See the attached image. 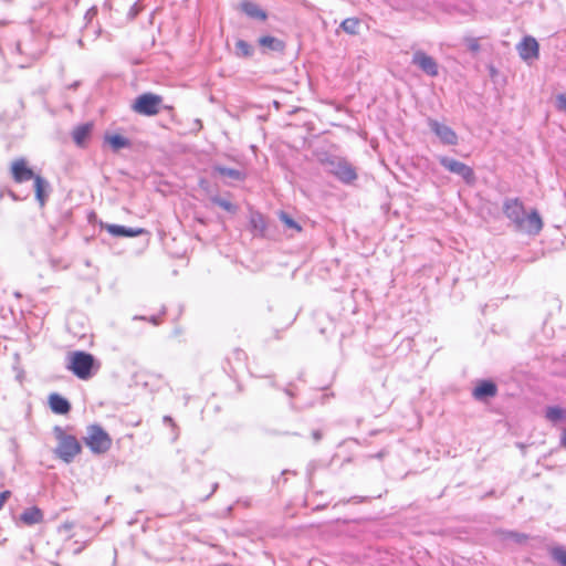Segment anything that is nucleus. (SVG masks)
<instances>
[{
    "mask_svg": "<svg viewBox=\"0 0 566 566\" xmlns=\"http://www.w3.org/2000/svg\"><path fill=\"white\" fill-rule=\"evenodd\" d=\"M503 212L518 231L536 235L543 228V221L538 212L533 210L526 214L523 203L517 198L505 199Z\"/></svg>",
    "mask_w": 566,
    "mask_h": 566,
    "instance_id": "1",
    "label": "nucleus"
},
{
    "mask_svg": "<svg viewBox=\"0 0 566 566\" xmlns=\"http://www.w3.org/2000/svg\"><path fill=\"white\" fill-rule=\"evenodd\" d=\"M95 358L85 352H72L67 356V369L80 379L86 380L94 375Z\"/></svg>",
    "mask_w": 566,
    "mask_h": 566,
    "instance_id": "2",
    "label": "nucleus"
},
{
    "mask_svg": "<svg viewBox=\"0 0 566 566\" xmlns=\"http://www.w3.org/2000/svg\"><path fill=\"white\" fill-rule=\"evenodd\" d=\"M53 431L57 440L56 455L66 463L72 462L82 451L78 440L74 436L66 434L61 427L56 426Z\"/></svg>",
    "mask_w": 566,
    "mask_h": 566,
    "instance_id": "3",
    "label": "nucleus"
},
{
    "mask_svg": "<svg viewBox=\"0 0 566 566\" xmlns=\"http://www.w3.org/2000/svg\"><path fill=\"white\" fill-rule=\"evenodd\" d=\"M84 443L95 454H103L112 447V438L98 424H91L86 428V434L83 438Z\"/></svg>",
    "mask_w": 566,
    "mask_h": 566,
    "instance_id": "4",
    "label": "nucleus"
},
{
    "mask_svg": "<svg viewBox=\"0 0 566 566\" xmlns=\"http://www.w3.org/2000/svg\"><path fill=\"white\" fill-rule=\"evenodd\" d=\"M327 171L334 175L338 180L350 184L357 179V174L353 165L340 157H329L325 161Z\"/></svg>",
    "mask_w": 566,
    "mask_h": 566,
    "instance_id": "5",
    "label": "nucleus"
},
{
    "mask_svg": "<svg viewBox=\"0 0 566 566\" xmlns=\"http://www.w3.org/2000/svg\"><path fill=\"white\" fill-rule=\"evenodd\" d=\"M163 103V97L153 93H145L139 95L132 108L135 113L145 116H154L157 115L160 111V106Z\"/></svg>",
    "mask_w": 566,
    "mask_h": 566,
    "instance_id": "6",
    "label": "nucleus"
},
{
    "mask_svg": "<svg viewBox=\"0 0 566 566\" xmlns=\"http://www.w3.org/2000/svg\"><path fill=\"white\" fill-rule=\"evenodd\" d=\"M439 163L443 166L448 171L460 176L467 184L472 185L475 181V175L473 169L461 163L457 159L441 156L439 157Z\"/></svg>",
    "mask_w": 566,
    "mask_h": 566,
    "instance_id": "7",
    "label": "nucleus"
},
{
    "mask_svg": "<svg viewBox=\"0 0 566 566\" xmlns=\"http://www.w3.org/2000/svg\"><path fill=\"white\" fill-rule=\"evenodd\" d=\"M516 50L520 57L527 63L537 60L539 56L538 42L531 35L524 36L523 40L516 45Z\"/></svg>",
    "mask_w": 566,
    "mask_h": 566,
    "instance_id": "8",
    "label": "nucleus"
},
{
    "mask_svg": "<svg viewBox=\"0 0 566 566\" xmlns=\"http://www.w3.org/2000/svg\"><path fill=\"white\" fill-rule=\"evenodd\" d=\"M428 126L436 134V136L443 143L444 145L454 146L458 144V136L455 132L447 126L446 124L439 123L436 119L429 118Z\"/></svg>",
    "mask_w": 566,
    "mask_h": 566,
    "instance_id": "9",
    "label": "nucleus"
},
{
    "mask_svg": "<svg viewBox=\"0 0 566 566\" xmlns=\"http://www.w3.org/2000/svg\"><path fill=\"white\" fill-rule=\"evenodd\" d=\"M412 64L417 65L422 72L429 76H438L439 66L436 60L423 51H416L412 55Z\"/></svg>",
    "mask_w": 566,
    "mask_h": 566,
    "instance_id": "10",
    "label": "nucleus"
},
{
    "mask_svg": "<svg viewBox=\"0 0 566 566\" xmlns=\"http://www.w3.org/2000/svg\"><path fill=\"white\" fill-rule=\"evenodd\" d=\"M11 175L15 182L22 184L34 179L38 175H34L31 168L28 167V163L24 158H19L11 164Z\"/></svg>",
    "mask_w": 566,
    "mask_h": 566,
    "instance_id": "11",
    "label": "nucleus"
},
{
    "mask_svg": "<svg viewBox=\"0 0 566 566\" xmlns=\"http://www.w3.org/2000/svg\"><path fill=\"white\" fill-rule=\"evenodd\" d=\"M249 223L251 231L254 235L264 237L268 228V222L265 217L258 212V211H251L249 217Z\"/></svg>",
    "mask_w": 566,
    "mask_h": 566,
    "instance_id": "12",
    "label": "nucleus"
},
{
    "mask_svg": "<svg viewBox=\"0 0 566 566\" xmlns=\"http://www.w3.org/2000/svg\"><path fill=\"white\" fill-rule=\"evenodd\" d=\"M103 228H105L107 230V232L109 234H112L113 237L133 238V237H138L142 233H144L143 229L127 228V227L118 226V224H105V226H103Z\"/></svg>",
    "mask_w": 566,
    "mask_h": 566,
    "instance_id": "13",
    "label": "nucleus"
},
{
    "mask_svg": "<svg viewBox=\"0 0 566 566\" xmlns=\"http://www.w3.org/2000/svg\"><path fill=\"white\" fill-rule=\"evenodd\" d=\"M51 410L56 415H66L71 410V403L59 394H51L49 397Z\"/></svg>",
    "mask_w": 566,
    "mask_h": 566,
    "instance_id": "14",
    "label": "nucleus"
},
{
    "mask_svg": "<svg viewBox=\"0 0 566 566\" xmlns=\"http://www.w3.org/2000/svg\"><path fill=\"white\" fill-rule=\"evenodd\" d=\"M92 130H93L92 123H85V124L76 126L72 133L74 143L80 147L84 146L86 144L87 139L90 138Z\"/></svg>",
    "mask_w": 566,
    "mask_h": 566,
    "instance_id": "15",
    "label": "nucleus"
},
{
    "mask_svg": "<svg viewBox=\"0 0 566 566\" xmlns=\"http://www.w3.org/2000/svg\"><path fill=\"white\" fill-rule=\"evenodd\" d=\"M20 520L23 524L29 526L39 524L43 521V512L39 507L32 506L22 512Z\"/></svg>",
    "mask_w": 566,
    "mask_h": 566,
    "instance_id": "16",
    "label": "nucleus"
},
{
    "mask_svg": "<svg viewBox=\"0 0 566 566\" xmlns=\"http://www.w3.org/2000/svg\"><path fill=\"white\" fill-rule=\"evenodd\" d=\"M496 386L492 381H481L473 390L475 399H484L496 395Z\"/></svg>",
    "mask_w": 566,
    "mask_h": 566,
    "instance_id": "17",
    "label": "nucleus"
},
{
    "mask_svg": "<svg viewBox=\"0 0 566 566\" xmlns=\"http://www.w3.org/2000/svg\"><path fill=\"white\" fill-rule=\"evenodd\" d=\"M241 10L250 18L258 20H265L268 14L256 3L244 1L241 3Z\"/></svg>",
    "mask_w": 566,
    "mask_h": 566,
    "instance_id": "18",
    "label": "nucleus"
},
{
    "mask_svg": "<svg viewBox=\"0 0 566 566\" xmlns=\"http://www.w3.org/2000/svg\"><path fill=\"white\" fill-rule=\"evenodd\" d=\"M34 190H35V197L41 206H44L48 195L45 192L46 188H49L48 181L42 178L40 175L34 177Z\"/></svg>",
    "mask_w": 566,
    "mask_h": 566,
    "instance_id": "19",
    "label": "nucleus"
},
{
    "mask_svg": "<svg viewBox=\"0 0 566 566\" xmlns=\"http://www.w3.org/2000/svg\"><path fill=\"white\" fill-rule=\"evenodd\" d=\"M105 142L112 147L114 151H118L122 148L130 146L129 139L122 135H106Z\"/></svg>",
    "mask_w": 566,
    "mask_h": 566,
    "instance_id": "20",
    "label": "nucleus"
},
{
    "mask_svg": "<svg viewBox=\"0 0 566 566\" xmlns=\"http://www.w3.org/2000/svg\"><path fill=\"white\" fill-rule=\"evenodd\" d=\"M259 44L262 48L269 49L271 51H282L283 50V43L279 39L270 35L261 36L259 39Z\"/></svg>",
    "mask_w": 566,
    "mask_h": 566,
    "instance_id": "21",
    "label": "nucleus"
},
{
    "mask_svg": "<svg viewBox=\"0 0 566 566\" xmlns=\"http://www.w3.org/2000/svg\"><path fill=\"white\" fill-rule=\"evenodd\" d=\"M340 28L347 34L356 35L359 33L360 20L357 18H347L340 23Z\"/></svg>",
    "mask_w": 566,
    "mask_h": 566,
    "instance_id": "22",
    "label": "nucleus"
},
{
    "mask_svg": "<svg viewBox=\"0 0 566 566\" xmlns=\"http://www.w3.org/2000/svg\"><path fill=\"white\" fill-rule=\"evenodd\" d=\"M214 171H217L221 176H224V177H228V178H231L234 180H242L244 177V175L240 170L223 167V166H216Z\"/></svg>",
    "mask_w": 566,
    "mask_h": 566,
    "instance_id": "23",
    "label": "nucleus"
},
{
    "mask_svg": "<svg viewBox=\"0 0 566 566\" xmlns=\"http://www.w3.org/2000/svg\"><path fill=\"white\" fill-rule=\"evenodd\" d=\"M279 219L284 224L285 229L294 230L296 232L302 231V227L289 213L280 211Z\"/></svg>",
    "mask_w": 566,
    "mask_h": 566,
    "instance_id": "24",
    "label": "nucleus"
},
{
    "mask_svg": "<svg viewBox=\"0 0 566 566\" xmlns=\"http://www.w3.org/2000/svg\"><path fill=\"white\" fill-rule=\"evenodd\" d=\"M235 54L240 57H249L253 54V48L244 40L235 42Z\"/></svg>",
    "mask_w": 566,
    "mask_h": 566,
    "instance_id": "25",
    "label": "nucleus"
},
{
    "mask_svg": "<svg viewBox=\"0 0 566 566\" xmlns=\"http://www.w3.org/2000/svg\"><path fill=\"white\" fill-rule=\"evenodd\" d=\"M546 418L549 421L556 422L566 418V412L559 407H548L546 410Z\"/></svg>",
    "mask_w": 566,
    "mask_h": 566,
    "instance_id": "26",
    "label": "nucleus"
},
{
    "mask_svg": "<svg viewBox=\"0 0 566 566\" xmlns=\"http://www.w3.org/2000/svg\"><path fill=\"white\" fill-rule=\"evenodd\" d=\"M551 556L560 566H566V548L563 546H555L551 549Z\"/></svg>",
    "mask_w": 566,
    "mask_h": 566,
    "instance_id": "27",
    "label": "nucleus"
},
{
    "mask_svg": "<svg viewBox=\"0 0 566 566\" xmlns=\"http://www.w3.org/2000/svg\"><path fill=\"white\" fill-rule=\"evenodd\" d=\"M211 201L214 205L219 206L220 208H222V209H224V210H227L229 212H234L235 211V206L232 205L229 200H226V199H223L221 197H212Z\"/></svg>",
    "mask_w": 566,
    "mask_h": 566,
    "instance_id": "28",
    "label": "nucleus"
},
{
    "mask_svg": "<svg viewBox=\"0 0 566 566\" xmlns=\"http://www.w3.org/2000/svg\"><path fill=\"white\" fill-rule=\"evenodd\" d=\"M465 43H467V46L468 49L471 51V52H479L480 51V43H479V39L476 38H467L465 39Z\"/></svg>",
    "mask_w": 566,
    "mask_h": 566,
    "instance_id": "29",
    "label": "nucleus"
},
{
    "mask_svg": "<svg viewBox=\"0 0 566 566\" xmlns=\"http://www.w3.org/2000/svg\"><path fill=\"white\" fill-rule=\"evenodd\" d=\"M557 107L559 111L566 112V96L565 95L557 96Z\"/></svg>",
    "mask_w": 566,
    "mask_h": 566,
    "instance_id": "30",
    "label": "nucleus"
},
{
    "mask_svg": "<svg viewBox=\"0 0 566 566\" xmlns=\"http://www.w3.org/2000/svg\"><path fill=\"white\" fill-rule=\"evenodd\" d=\"M10 495H11L10 491L0 492V510H2L4 503L10 497Z\"/></svg>",
    "mask_w": 566,
    "mask_h": 566,
    "instance_id": "31",
    "label": "nucleus"
},
{
    "mask_svg": "<svg viewBox=\"0 0 566 566\" xmlns=\"http://www.w3.org/2000/svg\"><path fill=\"white\" fill-rule=\"evenodd\" d=\"M510 536H511V537H514V539H515L516 542H520V543H521V542H523V541L526 538V536H525V535H523V534H517V533H510Z\"/></svg>",
    "mask_w": 566,
    "mask_h": 566,
    "instance_id": "32",
    "label": "nucleus"
},
{
    "mask_svg": "<svg viewBox=\"0 0 566 566\" xmlns=\"http://www.w3.org/2000/svg\"><path fill=\"white\" fill-rule=\"evenodd\" d=\"M562 446L566 448V430L564 431L563 433V437H562Z\"/></svg>",
    "mask_w": 566,
    "mask_h": 566,
    "instance_id": "33",
    "label": "nucleus"
},
{
    "mask_svg": "<svg viewBox=\"0 0 566 566\" xmlns=\"http://www.w3.org/2000/svg\"><path fill=\"white\" fill-rule=\"evenodd\" d=\"M313 437L316 441L321 439V433L318 431H314Z\"/></svg>",
    "mask_w": 566,
    "mask_h": 566,
    "instance_id": "34",
    "label": "nucleus"
},
{
    "mask_svg": "<svg viewBox=\"0 0 566 566\" xmlns=\"http://www.w3.org/2000/svg\"><path fill=\"white\" fill-rule=\"evenodd\" d=\"M164 421H165V422H172V419H171L170 417L166 416V417L164 418Z\"/></svg>",
    "mask_w": 566,
    "mask_h": 566,
    "instance_id": "35",
    "label": "nucleus"
},
{
    "mask_svg": "<svg viewBox=\"0 0 566 566\" xmlns=\"http://www.w3.org/2000/svg\"><path fill=\"white\" fill-rule=\"evenodd\" d=\"M8 192H9V195H10L13 199H17V197H15V195H14V192H13V191L9 190Z\"/></svg>",
    "mask_w": 566,
    "mask_h": 566,
    "instance_id": "36",
    "label": "nucleus"
},
{
    "mask_svg": "<svg viewBox=\"0 0 566 566\" xmlns=\"http://www.w3.org/2000/svg\"><path fill=\"white\" fill-rule=\"evenodd\" d=\"M151 322H153L154 324H157V323H158V322H157V318H155V317H153V318H151Z\"/></svg>",
    "mask_w": 566,
    "mask_h": 566,
    "instance_id": "37",
    "label": "nucleus"
},
{
    "mask_svg": "<svg viewBox=\"0 0 566 566\" xmlns=\"http://www.w3.org/2000/svg\"><path fill=\"white\" fill-rule=\"evenodd\" d=\"M219 566H229V565H227V564H222V565H219Z\"/></svg>",
    "mask_w": 566,
    "mask_h": 566,
    "instance_id": "38",
    "label": "nucleus"
}]
</instances>
